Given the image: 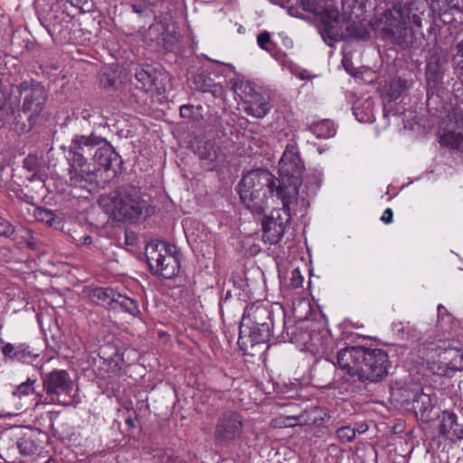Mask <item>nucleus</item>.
Returning a JSON list of instances; mask_svg holds the SVG:
<instances>
[{"mask_svg":"<svg viewBox=\"0 0 463 463\" xmlns=\"http://www.w3.org/2000/svg\"><path fill=\"white\" fill-rule=\"evenodd\" d=\"M304 170L297 147L288 145L279 163V176L262 168L248 172L238 184L240 199L256 215L265 213L268 193L280 199L284 205L293 203L298 195Z\"/></svg>","mask_w":463,"mask_h":463,"instance_id":"f257e3e1","label":"nucleus"},{"mask_svg":"<svg viewBox=\"0 0 463 463\" xmlns=\"http://www.w3.org/2000/svg\"><path fill=\"white\" fill-rule=\"evenodd\" d=\"M337 364L361 383H378L389 373L392 363L386 351L380 348L351 346L337 353Z\"/></svg>","mask_w":463,"mask_h":463,"instance_id":"f03ea898","label":"nucleus"},{"mask_svg":"<svg viewBox=\"0 0 463 463\" xmlns=\"http://www.w3.org/2000/svg\"><path fill=\"white\" fill-rule=\"evenodd\" d=\"M2 99L12 109L22 106L24 111H30L39 117L44 109L48 92L43 85L34 80L20 81L19 73L7 75L2 72Z\"/></svg>","mask_w":463,"mask_h":463,"instance_id":"7ed1b4c3","label":"nucleus"},{"mask_svg":"<svg viewBox=\"0 0 463 463\" xmlns=\"http://www.w3.org/2000/svg\"><path fill=\"white\" fill-rule=\"evenodd\" d=\"M99 204L115 221L121 222H137L146 207L139 188L131 184H122L109 194L101 196Z\"/></svg>","mask_w":463,"mask_h":463,"instance_id":"20e7f679","label":"nucleus"},{"mask_svg":"<svg viewBox=\"0 0 463 463\" xmlns=\"http://www.w3.org/2000/svg\"><path fill=\"white\" fill-rule=\"evenodd\" d=\"M409 13L401 5L382 13L376 21V30L380 37L390 41L402 49L417 48L420 43L415 36L414 30L408 25Z\"/></svg>","mask_w":463,"mask_h":463,"instance_id":"39448f33","label":"nucleus"},{"mask_svg":"<svg viewBox=\"0 0 463 463\" xmlns=\"http://www.w3.org/2000/svg\"><path fill=\"white\" fill-rule=\"evenodd\" d=\"M326 29L322 32L324 40L329 46L334 43L347 40H367L370 32L365 25L354 17H342L338 9L329 10L325 15Z\"/></svg>","mask_w":463,"mask_h":463,"instance_id":"423d86ee","label":"nucleus"},{"mask_svg":"<svg viewBox=\"0 0 463 463\" xmlns=\"http://www.w3.org/2000/svg\"><path fill=\"white\" fill-rule=\"evenodd\" d=\"M286 315L284 310L280 307L279 313L277 314L278 326L276 330H273L271 326H250L249 327V320L241 319L240 327H239V340L238 344L240 345L241 349H247L249 345L251 347L255 345L266 343L269 340L271 335H274L276 332H279L280 328L285 330L286 326Z\"/></svg>","mask_w":463,"mask_h":463,"instance_id":"0eeeda50","label":"nucleus"},{"mask_svg":"<svg viewBox=\"0 0 463 463\" xmlns=\"http://www.w3.org/2000/svg\"><path fill=\"white\" fill-rule=\"evenodd\" d=\"M291 203H288L279 209H274L269 216H265L262 220V239L265 243L276 245L283 238L291 220Z\"/></svg>","mask_w":463,"mask_h":463,"instance_id":"6e6552de","label":"nucleus"},{"mask_svg":"<svg viewBox=\"0 0 463 463\" xmlns=\"http://www.w3.org/2000/svg\"><path fill=\"white\" fill-rule=\"evenodd\" d=\"M243 423L241 416L232 411L220 415L214 429L213 438L216 444L229 446L242 434Z\"/></svg>","mask_w":463,"mask_h":463,"instance_id":"1a4fd4ad","label":"nucleus"},{"mask_svg":"<svg viewBox=\"0 0 463 463\" xmlns=\"http://www.w3.org/2000/svg\"><path fill=\"white\" fill-rule=\"evenodd\" d=\"M43 387L52 402L68 404L70 402L61 400V396L71 397L73 383L65 370H53L43 376Z\"/></svg>","mask_w":463,"mask_h":463,"instance_id":"9d476101","label":"nucleus"},{"mask_svg":"<svg viewBox=\"0 0 463 463\" xmlns=\"http://www.w3.org/2000/svg\"><path fill=\"white\" fill-rule=\"evenodd\" d=\"M90 298L94 302L101 306H108L112 309L118 307L134 317L140 314L136 299L122 295L110 288H96L91 290Z\"/></svg>","mask_w":463,"mask_h":463,"instance_id":"9b49d317","label":"nucleus"},{"mask_svg":"<svg viewBox=\"0 0 463 463\" xmlns=\"http://www.w3.org/2000/svg\"><path fill=\"white\" fill-rule=\"evenodd\" d=\"M402 396L405 397L403 406L407 411H412L418 420L428 423L435 419V405L430 394L419 390H403Z\"/></svg>","mask_w":463,"mask_h":463,"instance_id":"f8f14e48","label":"nucleus"},{"mask_svg":"<svg viewBox=\"0 0 463 463\" xmlns=\"http://www.w3.org/2000/svg\"><path fill=\"white\" fill-rule=\"evenodd\" d=\"M105 145V138L93 133L90 135L76 134L71 141L68 156L82 161L92 162L95 153L100 146Z\"/></svg>","mask_w":463,"mask_h":463,"instance_id":"ddd939ff","label":"nucleus"},{"mask_svg":"<svg viewBox=\"0 0 463 463\" xmlns=\"http://www.w3.org/2000/svg\"><path fill=\"white\" fill-rule=\"evenodd\" d=\"M69 162V184L71 186L88 188L89 185L97 184L98 168L91 162L82 161L68 156Z\"/></svg>","mask_w":463,"mask_h":463,"instance_id":"4468645a","label":"nucleus"},{"mask_svg":"<svg viewBox=\"0 0 463 463\" xmlns=\"http://www.w3.org/2000/svg\"><path fill=\"white\" fill-rule=\"evenodd\" d=\"M146 259L152 270L165 279H172L179 272V260L171 255H163L158 245L146 249Z\"/></svg>","mask_w":463,"mask_h":463,"instance_id":"2eb2a0df","label":"nucleus"},{"mask_svg":"<svg viewBox=\"0 0 463 463\" xmlns=\"http://www.w3.org/2000/svg\"><path fill=\"white\" fill-rule=\"evenodd\" d=\"M2 110L5 112V118H2L3 125H8L18 134L29 132L38 118L30 111H24L22 106L12 109L4 99H2Z\"/></svg>","mask_w":463,"mask_h":463,"instance_id":"dca6fc26","label":"nucleus"},{"mask_svg":"<svg viewBox=\"0 0 463 463\" xmlns=\"http://www.w3.org/2000/svg\"><path fill=\"white\" fill-rule=\"evenodd\" d=\"M448 57L441 50H435L427 61L426 81L428 86V98L430 90L433 94L434 90L439 89L443 83L444 73L448 68Z\"/></svg>","mask_w":463,"mask_h":463,"instance_id":"f3484780","label":"nucleus"},{"mask_svg":"<svg viewBox=\"0 0 463 463\" xmlns=\"http://www.w3.org/2000/svg\"><path fill=\"white\" fill-rule=\"evenodd\" d=\"M2 439H15V446L19 453L24 456L34 454L38 450V444L32 430H27L19 425L2 430Z\"/></svg>","mask_w":463,"mask_h":463,"instance_id":"a211bd4d","label":"nucleus"},{"mask_svg":"<svg viewBox=\"0 0 463 463\" xmlns=\"http://www.w3.org/2000/svg\"><path fill=\"white\" fill-rule=\"evenodd\" d=\"M95 155V158L91 163L93 166L98 168V174L101 169L105 172H111V177L118 174L122 164L121 157L106 139L105 145L100 146Z\"/></svg>","mask_w":463,"mask_h":463,"instance_id":"6ab92c4d","label":"nucleus"},{"mask_svg":"<svg viewBox=\"0 0 463 463\" xmlns=\"http://www.w3.org/2000/svg\"><path fill=\"white\" fill-rule=\"evenodd\" d=\"M439 433L451 442L463 439V420L450 411H442Z\"/></svg>","mask_w":463,"mask_h":463,"instance_id":"aec40b11","label":"nucleus"},{"mask_svg":"<svg viewBox=\"0 0 463 463\" xmlns=\"http://www.w3.org/2000/svg\"><path fill=\"white\" fill-rule=\"evenodd\" d=\"M328 411L326 408L313 406L300 411V414H288V418L294 420L291 422H284L285 426L294 427L302 425H322L329 419Z\"/></svg>","mask_w":463,"mask_h":463,"instance_id":"412c9836","label":"nucleus"},{"mask_svg":"<svg viewBox=\"0 0 463 463\" xmlns=\"http://www.w3.org/2000/svg\"><path fill=\"white\" fill-rule=\"evenodd\" d=\"M135 78L137 88L145 92H156L161 94L162 84L159 81V73L151 65L146 64L136 68Z\"/></svg>","mask_w":463,"mask_h":463,"instance_id":"4be33fe9","label":"nucleus"},{"mask_svg":"<svg viewBox=\"0 0 463 463\" xmlns=\"http://www.w3.org/2000/svg\"><path fill=\"white\" fill-rule=\"evenodd\" d=\"M2 354L5 362L29 363L38 357V354L24 343H4L3 341Z\"/></svg>","mask_w":463,"mask_h":463,"instance_id":"5701e85b","label":"nucleus"},{"mask_svg":"<svg viewBox=\"0 0 463 463\" xmlns=\"http://www.w3.org/2000/svg\"><path fill=\"white\" fill-rule=\"evenodd\" d=\"M251 312L248 313V315H244L242 319H248L250 322V326H272L273 330H276L278 326V321L274 320V313L269 311L268 308L264 307H257L255 308H251Z\"/></svg>","mask_w":463,"mask_h":463,"instance_id":"b1692460","label":"nucleus"},{"mask_svg":"<svg viewBox=\"0 0 463 463\" xmlns=\"http://www.w3.org/2000/svg\"><path fill=\"white\" fill-rule=\"evenodd\" d=\"M168 24L165 22L160 21L149 26V33H160L161 37L157 38V43L162 45L165 52H173L177 45L178 39L174 32L168 30Z\"/></svg>","mask_w":463,"mask_h":463,"instance_id":"393cba45","label":"nucleus"},{"mask_svg":"<svg viewBox=\"0 0 463 463\" xmlns=\"http://www.w3.org/2000/svg\"><path fill=\"white\" fill-rule=\"evenodd\" d=\"M193 82L196 90L201 92H209L214 98H222L225 90L221 83L214 82L208 74L198 73L193 77Z\"/></svg>","mask_w":463,"mask_h":463,"instance_id":"a878e982","label":"nucleus"},{"mask_svg":"<svg viewBox=\"0 0 463 463\" xmlns=\"http://www.w3.org/2000/svg\"><path fill=\"white\" fill-rule=\"evenodd\" d=\"M247 103L248 106L245 108L246 113L257 118H264L271 109L269 100L260 93L253 96Z\"/></svg>","mask_w":463,"mask_h":463,"instance_id":"bb28decb","label":"nucleus"},{"mask_svg":"<svg viewBox=\"0 0 463 463\" xmlns=\"http://www.w3.org/2000/svg\"><path fill=\"white\" fill-rule=\"evenodd\" d=\"M457 125L461 131H448L439 137V143L452 149L459 150L463 153V114L457 119Z\"/></svg>","mask_w":463,"mask_h":463,"instance_id":"cd10ccee","label":"nucleus"},{"mask_svg":"<svg viewBox=\"0 0 463 463\" xmlns=\"http://www.w3.org/2000/svg\"><path fill=\"white\" fill-rule=\"evenodd\" d=\"M25 235H29V230L21 226H14L9 222H2V236L10 239L16 247H22Z\"/></svg>","mask_w":463,"mask_h":463,"instance_id":"c85d7f7f","label":"nucleus"},{"mask_svg":"<svg viewBox=\"0 0 463 463\" xmlns=\"http://www.w3.org/2000/svg\"><path fill=\"white\" fill-rule=\"evenodd\" d=\"M232 84V90L233 92L247 103L250 99L257 95L259 92L256 91L251 82L243 79H232L230 80Z\"/></svg>","mask_w":463,"mask_h":463,"instance_id":"c756f323","label":"nucleus"},{"mask_svg":"<svg viewBox=\"0 0 463 463\" xmlns=\"http://www.w3.org/2000/svg\"><path fill=\"white\" fill-rule=\"evenodd\" d=\"M368 0H341L343 14L342 17H354L357 20L363 19Z\"/></svg>","mask_w":463,"mask_h":463,"instance_id":"7c9ffc66","label":"nucleus"},{"mask_svg":"<svg viewBox=\"0 0 463 463\" xmlns=\"http://www.w3.org/2000/svg\"><path fill=\"white\" fill-rule=\"evenodd\" d=\"M300 3L305 11L312 13L319 17L323 24V31L326 29V21L325 19V15L326 12L329 10H337V8L330 5L325 6L322 5L321 0H300Z\"/></svg>","mask_w":463,"mask_h":463,"instance_id":"2f4dec72","label":"nucleus"},{"mask_svg":"<svg viewBox=\"0 0 463 463\" xmlns=\"http://www.w3.org/2000/svg\"><path fill=\"white\" fill-rule=\"evenodd\" d=\"M307 129L315 134L317 138H329L335 134V125L329 119L312 123L307 127Z\"/></svg>","mask_w":463,"mask_h":463,"instance_id":"473e14b6","label":"nucleus"},{"mask_svg":"<svg viewBox=\"0 0 463 463\" xmlns=\"http://www.w3.org/2000/svg\"><path fill=\"white\" fill-rule=\"evenodd\" d=\"M407 89L408 82L406 80L394 78L390 81L387 87L384 99H388L389 102L396 100Z\"/></svg>","mask_w":463,"mask_h":463,"instance_id":"72a5a7b5","label":"nucleus"},{"mask_svg":"<svg viewBox=\"0 0 463 463\" xmlns=\"http://www.w3.org/2000/svg\"><path fill=\"white\" fill-rule=\"evenodd\" d=\"M195 154L201 160L213 163L218 158L217 150L214 145L210 141L199 142L195 148Z\"/></svg>","mask_w":463,"mask_h":463,"instance_id":"f704fd0d","label":"nucleus"},{"mask_svg":"<svg viewBox=\"0 0 463 463\" xmlns=\"http://www.w3.org/2000/svg\"><path fill=\"white\" fill-rule=\"evenodd\" d=\"M33 215L36 221L45 222L52 227H57L61 222V220L52 211L45 208H34Z\"/></svg>","mask_w":463,"mask_h":463,"instance_id":"c9c22d12","label":"nucleus"},{"mask_svg":"<svg viewBox=\"0 0 463 463\" xmlns=\"http://www.w3.org/2000/svg\"><path fill=\"white\" fill-rule=\"evenodd\" d=\"M119 351V348L116 345L108 343L99 348V355L104 360L118 363L121 355Z\"/></svg>","mask_w":463,"mask_h":463,"instance_id":"e433bc0d","label":"nucleus"},{"mask_svg":"<svg viewBox=\"0 0 463 463\" xmlns=\"http://www.w3.org/2000/svg\"><path fill=\"white\" fill-rule=\"evenodd\" d=\"M74 114L76 115V122L78 126L82 128L91 127L90 119L93 117V110L91 109H79Z\"/></svg>","mask_w":463,"mask_h":463,"instance_id":"4c0bfd02","label":"nucleus"},{"mask_svg":"<svg viewBox=\"0 0 463 463\" xmlns=\"http://www.w3.org/2000/svg\"><path fill=\"white\" fill-rule=\"evenodd\" d=\"M336 438L344 443L351 442L354 439V431L351 425L342 426L335 430Z\"/></svg>","mask_w":463,"mask_h":463,"instance_id":"58836bf2","label":"nucleus"},{"mask_svg":"<svg viewBox=\"0 0 463 463\" xmlns=\"http://www.w3.org/2000/svg\"><path fill=\"white\" fill-rule=\"evenodd\" d=\"M257 43L262 50L267 52H272L274 49V43L271 41L270 33L267 31L258 34Z\"/></svg>","mask_w":463,"mask_h":463,"instance_id":"ea45409f","label":"nucleus"},{"mask_svg":"<svg viewBox=\"0 0 463 463\" xmlns=\"http://www.w3.org/2000/svg\"><path fill=\"white\" fill-rule=\"evenodd\" d=\"M35 380L28 379L26 382L22 383L17 386L16 390L13 392L14 395H28L31 392H34L33 384Z\"/></svg>","mask_w":463,"mask_h":463,"instance_id":"a19ab883","label":"nucleus"},{"mask_svg":"<svg viewBox=\"0 0 463 463\" xmlns=\"http://www.w3.org/2000/svg\"><path fill=\"white\" fill-rule=\"evenodd\" d=\"M158 250H161V252H163V255L174 256L177 259V260L180 261L182 254L175 245L169 243H162L160 246H158Z\"/></svg>","mask_w":463,"mask_h":463,"instance_id":"79ce46f5","label":"nucleus"},{"mask_svg":"<svg viewBox=\"0 0 463 463\" xmlns=\"http://www.w3.org/2000/svg\"><path fill=\"white\" fill-rule=\"evenodd\" d=\"M302 283H303V277L300 273V271L298 270V269H295L292 270L291 272V278H290V287L292 288H298L300 287H302Z\"/></svg>","mask_w":463,"mask_h":463,"instance_id":"37998d69","label":"nucleus"},{"mask_svg":"<svg viewBox=\"0 0 463 463\" xmlns=\"http://www.w3.org/2000/svg\"><path fill=\"white\" fill-rule=\"evenodd\" d=\"M195 108L192 104H184L180 107V116L183 118L192 119L194 118Z\"/></svg>","mask_w":463,"mask_h":463,"instance_id":"c03bdc74","label":"nucleus"},{"mask_svg":"<svg viewBox=\"0 0 463 463\" xmlns=\"http://www.w3.org/2000/svg\"><path fill=\"white\" fill-rule=\"evenodd\" d=\"M24 165L29 171H34L38 168V166L40 165V163H39L37 156L29 155L25 157V159L24 161Z\"/></svg>","mask_w":463,"mask_h":463,"instance_id":"a18cd8bd","label":"nucleus"},{"mask_svg":"<svg viewBox=\"0 0 463 463\" xmlns=\"http://www.w3.org/2000/svg\"><path fill=\"white\" fill-rule=\"evenodd\" d=\"M302 410H299V407H298V404L297 403H290V404H288L286 406V411H285V418L287 420H293L292 419H288V414H300V411Z\"/></svg>","mask_w":463,"mask_h":463,"instance_id":"49530a36","label":"nucleus"},{"mask_svg":"<svg viewBox=\"0 0 463 463\" xmlns=\"http://www.w3.org/2000/svg\"><path fill=\"white\" fill-rule=\"evenodd\" d=\"M133 12L142 15L146 11V5L144 3L133 4L131 5Z\"/></svg>","mask_w":463,"mask_h":463,"instance_id":"de8ad7c7","label":"nucleus"},{"mask_svg":"<svg viewBox=\"0 0 463 463\" xmlns=\"http://www.w3.org/2000/svg\"><path fill=\"white\" fill-rule=\"evenodd\" d=\"M24 244H26L27 247L31 250L36 249V242L34 241L33 238L31 236V232L29 231V235H25V240L24 241Z\"/></svg>","mask_w":463,"mask_h":463,"instance_id":"09e8293b","label":"nucleus"},{"mask_svg":"<svg viewBox=\"0 0 463 463\" xmlns=\"http://www.w3.org/2000/svg\"><path fill=\"white\" fill-rule=\"evenodd\" d=\"M381 221L385 223H390L392 221V211L390 208H387L384 212L383 216L381 217Z\"/></svg>","mask_w":463,"mask_h":463,"instance_id":"8fccbe9b","label":"nucleus"},{"mask_svg":"<svg viewBox=\"0 0 463 463\" xmlns=\"http://www.w3.org/2000/svg\"><path fill=\"white\" fill-rule=\"evenodd\" d=\"M354 431V435L356 433H364L368 430V426L365 423H354V426H352Z\"/></svg>","mask_w":463,"mask_h":463,"instance_id":"3c124183","label":"nucleus"},{"mask_svg":"<svg viewBox=\"0 0 463 463\" xmlns=\"http://www.w3.org/2000/svg\"><path fill=\"white\" fill-rule=\"evenodd\" d=\"M2 441L4 442L5 446L6 447V449L11 450V449H16L14 439H6V441H5L2 439Z\"/></svg>","mask_w":463,"mask_h":463,"instance_id":"603ef678","label":"nucleus"},{"mask_svg":"<svg viewBox=\"0 0 463 463\" xmlns=\"http://www.w3.org/2000/svg\"><path fill=\"white\" fill-rule=\"evenodd\" d=\"M66 2L70 3L74 7L80 8L81 5L87 2V0H66Z\"/></svg>","mask_w":463,"mask_h":463,"instance_id":"864d4df0","label":"nucleus"},{"mask_svg":"<svg viewBox=\"0 0 463 463\" xmlns=\"http://www.w3.org/2000/svg\"><path fill=\"white\" fill-rule=\"evenodd\" d=\"M458 56L463 58V40L457 45V55L454 57V60H456Z\"/></svg>","mask_w":463,"mask_h":463,"instance_id":"5fc2aeb1","label":"nucleus"},{"mask_svg":"<svg viewBox=\"0 0 463 463\" xmlns=\"http://www.w3.org/2000/svg\"><path fill=\"white\" fill-rule=\"evenodd\" d=\"M80 242L84 245H90L92 242V238L90 235H84L80 239Z\"/></svg>","mask_w":463,"mask_h":463,"instance_id":"6e6d98bb","label":"nucleus"},{"mask_svg":"<svg viewBox=\"0 0 463 463\" xmlns=\"http://www.w3.org/2000/svg\"><path fill=\"white\" fill-rule=\"evenodd\" d=\"M412 22L416 26L421 27V20L418 15L414 14L412 16Z\"/></svg>","mask_w":463,"mask_h":463,"instance_id":"4d7b16f0","label":"nucleus"},{"mask_svg":"<svg viewBox=\"0 0 463 463\" xmlns=\"http://www.w3.org/2000/svg\"><path fill=\"white\" fill-rule=\"evenodd\" d=\"M353 109H354V114L355 115L356 118H357L360 122H363V121H366V120H367V119H365L364 117H362V118H359V117H358V112H357L358 109L354 108Z\"/></svg>","mask_w":463,"mask_h":463,"instance_id":"13d9d810","label":"nucleus"},{"mask_svg":"<svg viewBox=\"0 0 463 463\" xmlns=\"http://www.w3.org/2000/svg\"><path fill=\"white\" fill-rule=\"evenodd\" d=\"M447 312L446 308L442 305L438 306V317L441 316V312Z\"/></svg>","mask_w":463,"mask_h":463,"instance_id":"bf43d9fd","label":"nucleus"},{"mask_svg":"<svg viewBox=\"0 0 463 463\" xmlns=\"http://www.w3.org/2000/svg\"><path fill=\"white\" fill-rule=\"evenodd\" d=\"M48 346H50L54 352H58V349L60 348L58 342H55L53 346L48 344Z\"/></svg>","mask_w":463,"mask_h":463,"instance_id":"052dcab7","label":"nucleus"},{"mask_svg":"<svg viewBox=\"0 0 463 463\" xmlns=\"http://www.w3.org/2000/svg\"><path fill=\"white\" fill-rule=\"evenodd\" d=\"M126 422H127L129 426L134 427V420H133L132 419H130V418L127 419V420H126Z\"/></svg>","mask_w":463,"mask_h":463,"instance_id":"680f3d73","label":"nucleus"},{"mask_svg":"<svg viewBox=\"0 0 463 463\" xmlns=\"http://www.w3.org/2000/svg\"><path fill=\"white\" fill-rule=\"evenodd\" d=\"M458 62V65H460L461 64V67H460V74L463 76V61H457Z\"/></svg>","mask_w":463,"mask_h":463,"instance_id":"e2e57ef3","label":"nucleus"}]
</instances>
